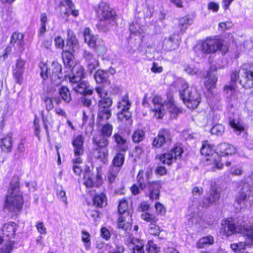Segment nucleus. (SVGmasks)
Wrapping results in <instances>:
<instances>
[{
  "label": "nucleus",
  "mask_w": 253,
  "mask_h": 253,
  "mask_svg": "<svg viewBox=\"0 0 253 253\" xmlns=\"http://www.w3.org/2000/svg\"><path fill=\"white\" fill-rule=\"evenodd\" d=\"M239 79V83L244 87H253V67L245 64L238 71L235 70L232 72L230 83L225 85L223 88L226 97L231 102L237 101L241 97V93L237 89L236 84V81Z\"/></svg>",
  "instance_id": "1"
},
{
  "label": "nucleus",
  "mask_w": 253,
  "mask_h": 253,
  "mask_svg": "<svg viewBox=\"0 0 253 253\" xmlns=\"http://www.w3.org/2000/svg\"><path fill=\"white\" fill-rule=\"evenodd\" d=\"M221 231L227 237L236 233H243L248 246L253 245V225H246L241 219L228 218L222 221Z\"/></svg>",
  "instance_id": "2"
},
{
  "label": "nucleus",
  "mask_w": 253,
  "mask_h": 253,
  "mask_svg": "<svg viewBox=\"0 0 253 253\" xmlns=\"http://www.w3.org/2000/svg\"><path fill=\"white\" fill-rule=\"evenodd\" d=\"M24 203L23 195L19 189L18 178L12 181L4 200V208L10 211L17 212L21 210Z\"/></svg>",
  "instance_id": "3"
},
{
  "label": "nucleus",
  "mask_w": 253,
  "mask_h": 253,
  "mask_svg": "<svg viewBox=\"0 0 253 253\" xmlns=\"http://www.w3.org/2000/svg\"><path fill=\"white\" fill-rule=\"evenodd\" d=\"M75 71L76 74L73 75L66 74L64 76L65 79H68L73 89L82 94H91L92 89L90 87L88 83L82 80L84 75L83 67L81 66H77L76 67Z\"/></svg>",
  "instance_id": "4"
},
{
  "label": "nucleus",
  "mask_w": 253,
  "mask_h": 253,
  "mask_svg": "<svg viewBox=\"0 0 253 253\" xmlns=\"http://www.w3.org/2000/svg\"><path fill=\"white\" fill-rule=\"evenodd\" d=\"M40 68V75L43 80L48 78L55 85L58 84L63 78L62 76V66L57 62H53L50 67H48L47 64L41 62L39 64Z\"/></svg>",
  "instance_id": "5"
},
{
  "label": "nucleus",
  "mask_w": 253,
  "mask_h": 253,
  "mask_svg": "<svg viewBox=\"0 0 253 253\" xmlns=\"http://www.w3.org/2000/svg\"><path fill=\"white\" fill-rule=\"evenodd\" d=\"M181 84V89L179 93L184 103L190 109L197 108L201 102L200 94L195 88L193 87L189 88L185 81H182Z\"/></svg>",
  "instance_id": "6"
},
{
  "label": "nucleus",
  "mask_w": 253,
  "mask_h": 253,
  "mask_svg": "<svg viewBox=\"0 0 253 253\" xmlns=\"http://www.w3.org/2000/svg\"><path fill=\"white\" fill-rule=\"evenodd\" d=\"M96 13L99 19L97 26L99 30L105 32L108 29L111 22L114 21L115 11L108 4L101 2L98 6Z\"/></svg>",
  "instance_id": "7"
},
{
  "label": "nucleus",
  "mask_w": 253,
  "mask_h": 253,
  "mask_svg": "<svg viewBox=\"0 0 253 253\" xmlns=\"http://www.w3.org/2000/svg\"><path fill=\"white\" fill-rule=\"evenodd\" d=\"M152 175L151 171H147L145 173L140 170L137 176V181L141 190H143L146 186H149V197L151 200H156L159 198L160 185L158 182H152L149 181L150 175Z\"/></svg>",
  "instance_id": "8"
},
{
  "label": "nucleus",
  "mask_w": 253,
  "mask_h": 253,
  "mask_svg": "<svg viewBox=\"0 0 253 253\" xmlns=\"http://www.w3.org/2000/svg\"><path fill=\"white\" fill-rule=\"evenodd\" d=\"M154 107L152 112L154 116L157 119H161L166 113L165 107L168 109L169 113L178 114L181 112L180 108L177 107L172 99H170L166 104L163 103L162 98L159 96H155L153 99Z\"/></svg>",
  "instance_id": "9"
},
{
  "label": "nucleus",
  "mask_w": 253,
  "mask_h": 253,
  "mask_svg": "<svg viewBox=\"0 0 253 253\" xmlns=\"http://www.w3.org/2000/svg\"><path fill=\"white\" fill-rule=\"evenodd\" d=\"M201 153L207 156V164L213 166V170L215 169H220L222 168L223 164L221 163L220 157L217 153L214 151L213 146L208 141H206L203 143Z\"/></svg>",
  "instance_id": "10"
},
{
  "label": "nucleus",
  "mask_w": 253,
  "mask_h": 253,
  "mask_svg": "<svg viewBox=\"0 0 253 253\" xmlns=\"http://www.w3.org/2000/svg\"><path fill=\"white\" fill-rule=\"evenodd\" d=\"M253 197V187L248 183H244L236 197V201L241 207H245L251 205Z\"/></svg>",
  "instance_id": "11"
},
{
  "label": "nucleus",
  "mask_w": 253,
  "mask_h": 253,
  "mask_svg": "<svg viewBox=\"0 0 253 253\" xmlns=\"http://www.w3.org/2000/svg\"><path fill=\"white\" fill-rule=\"evenodd\" d=\"M183 153V150L179 146L174 147L170 151L159 156L160 161L164 164L170 165L176 159H180Z\"/></svg>",
  "instance_id": "12"
},
{
  "label": "nucleus",
  "mask_w": 253,
  "mask_h": 253,
  "mask_svg": "<svg viewBox=\"0 0 253 253\" xmlns=\"http://www.w3.org/2000/svg\"><path fill=\"white\" fill-rule=\"evenodd\" d=\"M219 43L218 39L209 37L201 42L199 49L203 53H213L217 51V45Z\"/></svg>",
  "instance_id": "13"
},
{
  "label": "nucleus",
  "mask_w": 253,
  "mask_h": 253,
  "mask_svg": "<svg viewBox=\"0 0 253 253\" xmlns=\"http://www.w3.org/2000/svg\"><path fill=\"white\" fill-rule=\"evenodd\" d=\"M72 52L73 51L69 49L63 50L62 59L66 67L68 68L71 71L72 74L71 75H73L76 74V71H75L76 67L81 65L76 63Z\"/></svg>",
  "instance_id": "14"
},
{
  "label": "nucleus",
  "mask_w": 253,
  "mask_h": 253,
  "mask_svg": "<svg viewBox=\"0 0 253 253\" xmlns=\"http://www.w3.org/2000/svg\"><path fill=\"white\" fill-rule=\"evenodd\" d=\"M220 197L219 191L215 187H212L211 189L209 197L205 198L202 202L201 206L203 208H208L217 202Z\"/></svg>",
  "instance_id": "15"
},
{
  "label": "nucleus",
  "mask_w": 253,
  "mask_h": 253,
  "mask_svg": "<svg viewBox=\"0 0 253 253\" xmlns=\"http://www.w3.org/2000/svg\"><path fill=\"white\" fill-rule=\"evenodd\" d=\"M216 68H213L211 67L209 71L208 72L207 75L205 77V81L204 84L207 90L210 91L213 89L216 86V84L217 82V77L215 73Z\"/></svg>",
  "instance_id": "16"
},
{
  "label": "nucleus",
  "mask_w": 253,
  "mask_h": 253,
  "mask_svg": "<svg viewBox=\"0 0 253 253\" xmlns=\"http://www.w3.org/2000/svg\"><path fill=\"white\" fill-rule=\"evenodd\" d=\"M96 91L101 98L98 102L99 108L110 109L112 104V101L109 97H107V92L102 87H96Z\"/></svg>",
  "instance_id": "17"
},
{
  "label": "nucleus",
  "mask_w": 253,
  "mask_h": 253,
  "mask_svg": "<svg viewBox=\"0 0 253 253\" xmlns=\"http://www.w3.org/2000/svg\"><path fill=\"white\" fill-rule=\"evenodd\" d=\"M170 140V135L168 130L166 129H161L153 142V146L159 148L162 146L165 143Z\"/></svg>",
  "instance_id": "18"
},
{
  "label": "nucleus",
  "mask_w": 253,
  "mask_h": 253,
  "mask_svg": "<svg viewBox=\"0 0 253 253\" xmlns=\"http://www.w3.org/2000/svg\"><path fill=\"white\" fill-rule=\"evenodd\" d=\"M84 40L85 43L91 48H96L99 52V43L100 41L98 40L97 36H94L91 33V30L88 28H85L84 32Z\"/></svg>",
  "instance_id": "19"
},
{
  "label": "nucleus",
  "mask_w": 253,
  "mask_h": 253,
  "mask_svg": "<svg viewBox=\"0 0 253 253\" xmlns=\"http://www.w3.org/2000/svg\"><path fill=\"white\" fill-rule=\"evenodd\" d=\"M25 62L24 61L18 59L17 60L15 67L13 69V75L16 82L18 84H22L23 82V75L24 71Z\"/></svg>",
  "instance_id": "20"
},
{
  "label": "nucleus",
  "mask_w": 253,
  "mask_h": 253,
  "mask_svg": "<svg viewBox=\"0 0 253 253\" xmlns=\"http://www.w3.org/2000/svg\"><path fill=\"white\" fill-rule=\"evenodd\" d=\"M9 43L11 46H16L18 50H23L24 46L23 34L17 32H14L10 38Z\"/></svg>",
  "instance_id": "21"
},
{
  "label": "nucleus",
  "mask_w": 253,
  "mask_h": 253,
  "mask_svg": "<svg viewBox=\"0 0 253 253\" xmlns=\"http://www.w3.org/2000/svg\"><path fill=\"white\" fill-rule=\"evenodd\" d=\"M217 153L220 156H226L235 154L236 152V148L232 145L222 143L219 144L216 149Z\"/></svg>",
  "instance_id": "22"
},
{
  "label": "nucleus",
  "mask_w": 253,
  "mask_h": 253,
  "mask_svg": "<svg viewBox=\"0 0 253 253\" xmlns=\"http://www.w3.org/2000/svg\"><path fill=\"white\" fill-rule=\"evenodd\" d=\"M83 144L84 138L82 135H79L74 137L72 145L74 147L75 156H81L83 154L84 151Z\"/></svg>",
  "instance_id": "23"
},
{
  "label": "nucleus",
  "mask_w": 253,
  "mask_h": 253,
  "mask_svg": "<svg viewBox=\"0 0 253 253\" xmlns=\"http://www.w3.org/2000/svg\"><path fill=\"white\" fill-rule=\"evenodd\" d=\"M67 45L69 49L74 52L79 48V43L74 32L68 30L67 31Z\"/></svg>",
  "instance_id": "24"
},
{
  "label": "nucleus",
  "mask_w": 253,
  "mask_h": 253,
  "mask_svg": "<svg viewBox=\"0 0 253 253\" xmlns=\"http://www.w3.org/2000/svg\"><path fill=\"white\" fill-rule=\"evenodd\" d=\"M113 138L116 143L118 149L123 152H126L127 149L126 140L123 137L120 133H116L114 134Z\"/></svg>",
  "instance_id": "25"
},
{
  "label": "nucleus",
  "mask_w": 253,
  "mask_h": 253,
  "mask_svg": "<svg viewBox=\"0 0 253 253\" xmlns=\"http://www.w3.org/2000/svg\"><path fill=\"white\" fill-rule=\"evenodd\" d=\"M12 133L9 132L1 139L0 147L3 151L7 152L11 151L12 146Z\"/></svg>",
  "instance_id": "26"
},
{
  "label": "nucleus",
  "mask_w": 253,
  "mask_h": 253,
  "mask_svg": "<svg viewBox=\"0 0 253 253\" xmlns=\"http://www.w3.org/2000/svg\"><path fill=\"white\" fill-rule=\"evenodd\" d=\"M118 226L119 228H122L126 231L130 227V222L131 221V215L127 213V216L120 215L118 219Z\"/></svg>",
  "instance_id": "27"
},
{
  "label": "nucleus",
  "mask_w": 253,
  "mask_h": 253,
  "mask_svg": "<svg viewBox=\"0 0 253 253\" xmlns=\"http://www.w3.org/2000/svg\"><path fill=\"white\" fill-rule=\"evenodd\" d=\"M121 168L118 167L111 166L107 173V180L110 183L115 182L118 175L120 171Z\"/></svg>",
  "instance_id": "28"
},
{
  "label": "nucleus",
  "mask_w": 253,
  "mask_h": 253,
  "mask_svg": "<svg viewBox=\"0 0 253 253\" xmlns=\"http://www.w3.org/2000/svg\"><path fill=\"white\" fill-rule=\"evenodd\" d=\"M16 230L15 223L10 222L4 225L2 228V232L4 235L12 238L14 236Z\"/></svg>",
  "instance_id": "29"
},
{
  "label": "nucleus",
  "mask_w": 253,
  "mask_h": 253,
  "mask_svg": "<svg viewBox=\"0 0 253 253\" xmlns=\"http://www.w3.org/2000/svg\"><path fill=\"white\" fill-rule=\"evenodd\" d=\"M108 137L101 134L96 135L93 137V141L98 147L100 148L105 147L108 145Z\"/></svg>",
  "instance_id": "30"
},
{
  "label": "nucleus",
  "mask_w": 253,
  "mask_h": 253,
  "mask_svg": "<svg viewBox=\"0 0 253 253\" xmlns=\"http://www.w3.org/2000/svg\"><path fill=\"white\" fill-rule=\"evenodd\" d=\"M93 203L98 208H102L107 205V198L105 194L101 193L96 195L93 198Z\"/></svg>",
  "instance_id": "31"
},
{
  "label": "nucleus",
  "mask_w": 253,
  "mask_h": 253,
  "mask_svg": "<svg viewBox=\"0 0 253 253\" xmlns=\"http://www.w3.org/2000/svg\"><path fill=\"white\" fill-rule=\"evenodd\" d=\"M131 106V103L129 101L128 97L127 95L123 96L121 101L118 103V108L120 111H128Z\"/></svg>",
  "instance_id": "32"
},
{
  "label": "nucleus",
  "mask_w": 253,
  "mask_h": 253,
  "mask_svg": "<svg viewBox=\"0 0 253 253\" xmlns=\"http://www.w3.org/2000/svg\"><path fill=\"white\" fill-rule=\"evenodd\" d=\"M120 150L116 155L114 157L112 164L114 167H120L121 169L122 166L123 165L125 161V153Z\"/></svg>",
  "instance_id": "33"
},
{
  "label": "nucleus",
  "mask_w": 253,
  "mask_h": 253,
  "mask_svg": "<svg viewBox=\"0 0 253 253\" xmlns=\"http://www.w3.org/2000/svg\"><path fill=\"white\" fill-rule=\"evenodd\" d=\"M111 116V111L110 109L99 108L97 119L99 121L108 120Z\"/></svg>",
  "instance_id": "34"
},
{
  "label": "nucleus",
  "mask_w": 253,
  "mask_h": 253,
  "mask_svg": "<svg viewBox=\"0 0 253 253\" xmlns=\"http://www.w3.org/2000/svg\"><path fill=\"white\" fill-rule=\"evenodd\" d=\"M132 242L133 245V253H144V242L143 240L135 239H133Z\"/></svg>",
  "instance_id": "35"
},
{
  "label": "nucleus",
  "mask_w": 253,
  "mask_h": 253,
  "mask_svg": "<svg viewBox=\"0 0 253 253\" xmlns=\"http://www.w3.org/2000/svg\"><path fill=\"white\" fill-rule=\"evenodd\" d=\"M62 4L64 6H67L66 13L71 11L73 16L77 17L79 15V11L74 9L75 5L71 0H65L62 2Z\"/></svg>",
  "instance_id": "36"
},
{
  "label": "nucleus",
  "mask_w": 253,
  "mask_h": 253,
  "mask_svg": "<svg viewBox=\"0 0 253 253\" xmlns=\"http://www.w3.org/2000/svg\"><path fill=\"white\" fill-rule=\"evenodd\" d=\"M95 157L97 159V160L101 162L103 164H106L108 162V153L107 150L104 149H96V152L95 154Z\"/></svg>",
  "instance_id": "37"
},
{
  "label": "nucleus",
  "mask_w": 253,
  "mask_h": 253,
  "mask_svg": "<svg viewBox=\"0 0 253 253\" xmlns=\"http://www.w3.org/2000/svg\"><path fill=\"white\" fill-rule=\"evenodd\" d=\"M108 77V72L101 70L97 71L94 75V78L97 83L105 82Z\"/></svg>",
  "instance_id": "38"
},
{
  "label": "nucleus",
  "mask_w": 253,
  "mask_h": 253,
  "mask_svg": "<svg viewBox=\"0 0 253 253\" xmlns=\"http://www.w3.org/2000/svg\"><path fill=\"white\" fill-rule=\"evenodd\" d=\"M229 124L231 127L234 129V131L237 133L239 135L241 131L244 130V126L243 124L238 120L234 119L230 120Z\"/></svg>",
  "instance_id": "39"
},
{
  "label": "nucleus",
  "mask_w": 253,
  "mask_h": 253,
  "mask_svg": "<svg viewBox=\"0 0 253 253\" xmlns=\"http://www.w3.org/2000/svg\"><path fill=\"white\" fill-rule=\"evenodd\" d=\"M118 211L120 215L127 216V213L131 215L129 211H128V203L125 199L121 200L118 206Z\"/></svg>",
  "instance_id": "40"
},
{
  "label": "nucleus",
  "mask_w": 253,
  "mask_h": 253,
  "mask_svg": "<svg viewBox=\"0 0 253 253\" xmlns=\"http://www.w3.org/2000/svg\"><path fill=\"white\" fill-rule=\"evenodd\" d=\"M248 246L247 242L246 241L245 242H239L238 243H233L231 244V249L235 252L240 253L244 251L246 248Z\"/></svg>",
  "instance_id": "41"
},
{
  "label": "nucleus",
  "mask_w": 253,
  "mask_h": 253,
  "mask_svg": "<svg viewBox=\"0 0 253 253\" xmlns=\"http://www.w3.org/2000/svg\"><path fill=\"white\" fill-rule=\"evenodd\" d=\"M145 133L142 129L138 128L134 130L132 134V140L134 143H139L143 141Z\"/></svg>",
  "instance_id": "42"
},
{
  "label": "nucleus",
  "mask_w": 253,
  "mask_h": 253,
  "mask_svg": "<svg viewBox=\"0 0 253 253\" xmlns=\"http://www.w3.org/2000/svg\"><path fill=\"white\" fill-rule=\"evenodd\" d=\"M15 242L8 240L6 242L3 246L0 248V253H11L14 247Z\"/></svg>",
  "instance_id": "43"
},
{
  "label": "nucleus",
  "mask_w": 253,
  "mask_h": 253,
  "mask_svg": "<svg viewBox=\"0 0 253 253\" xmlns=\"http://www.w3.org/2000/svg\"><path fill=\"white\" fill-rule=\"evenodd\" d=\"M193 21L191 16L187 15L179 19V25L181 27V29L185 30L192 24Z\"/></svg>",
  "instance_id": "44"
},
{
  "label": "nucleus",
  "mask_w": 253,
  "mask_h": 253,
  "mask_svg": "<svg viewBox=\"0 0 253 253\" xmlns=\"http://www.w3.org/2000/svg\"><path fill=\"white\" fill-rule=\"evenodd\" d=\"M214 242V239L211 236H208L201 238L198 242L197 246L199 248H203L205 245H211Z\"/></svg>",
  "instance_id": "45"
},
{
  "label": "nucleus",
  "mask_w": 253,
  "mask_h": 253,
  "mask_svg": "<svg viewBox=\"0 0 253 253\" xmlns=\"http://www.w3.org/2000/svg\"><path fill=\"white\" fill-rule=\"evenodd\" d=\"M61 98L66 102H69L71 100V94L68 88L66 86H62L59 91Z\"/></svg>",
  "instance_id": "46"
},
{
  "label": "nucleus",
  "mask_w": 253,
  "mask_h": 253,
  "mask_svg": "<svg viewBox=\"0 0 253 253\" xmlns=\"http://www.w3.org/2000/svg\"><path fill=\"white\" fill-rule=\"evenodd\" d=\"M82 240L84 243V246L86 250H88L90 248V236L86 231L82 232Z\"/></svg>",
  "instance_id": "47"
},
{
  "label": "nucleus",
  "mask_w": 253,
  "mask_h": 253,
  "mask_svg": "<svg viewBox=\"0 0 253 253\" xmlns=\"http://www.w3.org/2000/svg\"><path fill=\"white\" fill-rule=\"evenodd\" d=\"M141 218L150 224L157 223L158 219L156 217L154 214L145 212L141 214Z\"/></svg>",
  "instance_id": "48"
},
{
  "label": "nucleus",
  "mask_w": 253,
  "mask_h": 253,
  "mask_svg": "<svg viewBox=\"0 0 253 253\" xmlns=\"http://www.w3.org/2000/svg\"><path fill=\"white\" fill-rule=\"evenodd\" d=\"M84 184L88 188H91L96 186L92 175H84Z\"/></svg>",
  "instance_id": "49"
},
{
  "label": "nucleus",
  "mask_w": 253,
  "mask_h": 253,
  "mask_svg": "<svg viewBox=\"0 0 253 253\" xmlns=\"http://www.w3.org/2000/svg\"><path fill=\"white\" fill-rule=\"evenodd\" d=\"M146 249L148 253H160V248L157 247L152 241L148 242Z\"/></svg>",
  "instance_id": "50"
},
{
  "label": "nucleus",
  "mask_w": 253,
  "mask_h": 253,
  "mask_svg": "<svg viewBox=\"0 0 253 253\" xmlns=\"http://www.w3.org/2000/svg\"><path fill=\"white\" fill-rule=\"evenodd\" d=\"M113 126L111 125L107 124L104 125L101 130V135L109 137L112 133Z\"/></svg>",
  "instance_id": "51"
},
{
  "label": "nucleus",
  "mask_w": 253,
  "mask_h": 253,
  "mask_svg": "<svg viewBox=\"0 0 253 253\" xmlns=\"http://www.w3.org/2000/svg\"><path fill=\"white\" fill-rule=\"evenodd\" d=\"M148 231L150 234L158 236L161 232V230L160 227L157 224V223H154L149 224Z\"/></svg>",
  "instance_id": "52"
},
{
  "label": "nucleus",
  "mask_w": 253,
  "mask_h": 253,
  "mask_svg": "<svg viewBox=\"0 0 253 253\" xmlns=\"http://www.w3.org/2000/svg\"><path fill=\"white\" fill-rule=\"evenodd\" d=\"M118 118L121 121H129L131 118V113L128 111H120L118 114Z\"/></svg>",
  "instance_id": "53"
},
{
  "label": "nucleus",
  "mask_w": 253,
  "mask_h": 253,
  "mask_svg": "<svg viewBox=\"0 0 253 253\" xmlns=\"http://www.w3.org/2000/svg\"><path fill=\"white\" fill-rule=\"evenodd\" d=\"M218 42H219L220 43L217 45V50L220 51L223 55L225 54L229 50L228 44L220 39H218Z\"/></svg>",
  "instance_id": "54"
},
{
  "label": "nucleus",
  "mask_w": 253,
  "mask_h": 253,
  "mask_svg": "<svg viewBox=\"0 0 253 253\" xmlns=\"http://www.w3.org/2000/svg\"><path fill=\"white\" fill-rule=\"evenodd\" d=\"M129 30L131 34H134L136 35H140L143 32V29L137 23L131 24L129 26Z\"/></svg>",
  "instance_id": "55"
},
{
  "label": "nucleus",
  "mask_w": 253,
  "mask_h": 253,
  "mask_svg": "<svg viewBox=\"0 0 253 253\" xmlns=\"http://www.w3.org/2000/svg\"><path fill=\"white\" fill-rule=\"evenodd\" d=\"M224 131V127L221 124H217L212 127L211 132L213 134L220 135Z\"/></svg>",
  "instance_id": "56"
},
{
  "label": "nucleus",
  "mask_w": 253,
  "mask_h": 253,
  "mask_svg": "<svg viewBox=\"0 0 253 253\" xmlns=\"http://www.w3.org/2000/svg\"><path fill=\"white\" fill-rule=\"evenodd\" d=\"M96 174L95 178V183L96 186H98L100 185L102 183V169L101 167H98L96 168Z\"/></svg>",
  "instance_id": "57"
},
{
  "label": "nucleus",
  "mask_w": 253,
  "mask_h": 253,
  "mask_svg": "<svg viewBox=\"0 0 253 253\" xmlns=\"http://www.w3.org/2000/svg\"><path fill=\"white\" fill-rule=\"evenodd\" d=\"M230 173L232 175L240 176L243 173V170L242 167L235 166L231 168Z\"/></svg>",
  "instance_id": "58"
},
{
  "label": "nucleus",
  "mask_w": 253,
  "mask_h": 253,
  "mask_svg": "<svg viewBox=\"0 0 253 253\" xmlns=\"http://www.w3.org/2000/svg\"><path fill=\"white\" fill-rule=\"evenodd\" d=\"M84 57L88 63L93 62V61L97 60L93 56V55L89 51L87 50L84 51Z\"/></svg>",
  "instance_id": "59"
},
{
  "label": "nucleus",
  "mask_w": 253,
  "mask_h": 253,
  "mask_svg": "<svg viewBox=\"0 0 253 253\" xmlns=\"http://www.w3.org/2000/svg\"><path fill=\"white\" fill-rule=\"evenodd\" d=\"M36 228L39 233L42 234H45L46 233V229L42 222H38L36 223Z\"/></svg>",
  "instance_id": "60"
},
{
  "label": "nucleus",
  "mask_w": 253,
  "mask_h": 253,
  "mask_svg": "<svg viewBox=\"0 0 253 253\" xmlns=\"http://www.w3.org/2000/svg\"><path fill=\"white\" fill-rule=\"evenodd\" d=\"M155 208L158 214L164 215L166 213V209L164 206L159 202L156 203Z\"/></svg>",
  "instance_id": "61"
},
{
  "label": "nucleus",
  "mask_w": 253,
  "mask_h": 253,
  "mask_svg": "<svg viewBox=\"0 0 253 253\" xmlns=\"http://www.w3.org/2000/svg\"><path fill=\"white\" fill-rule=\"evenodd\" d=\"M42 120L44 124V128L46 129H47V128L48 126H52V124H53V121L51 117V116H49L47 117H44V116L42 117ZM47 131V130H46Z\"/></svg>",
  "instance_id": "62"
},
{
  "label": "nucleus",
  "mask_w": 253,
  "mask_h": 253,
  "mask_svg": "<svg viewBox=\"0 0 253 253\" xmlns=\"http://www.w3.org/2000/svg\"><path fill=\"white\" fill-rule=\"evenodd\" d=\"M184 70L187 73L190 75H195L198 72V70L197 68L190 65L185 66Z\"/></svg>",
  "instance_id": "63"
},
{
  "label": "nucleus",
  "mask_w": 253,
  "mask_h": 253,
  "mask_svg": "<svg viewBox=\"0 0 253 253\" xmlns=\"http://www.w3.org/2000/svg\"><path fill=\"white\" fill-rule=\"evenodd\" d=\"M219 8V4L213 1L209 2L208 5V9L211 10L213 12H217Z\"/></svg>",
  "instance_id": "64"
}]
</instances>
